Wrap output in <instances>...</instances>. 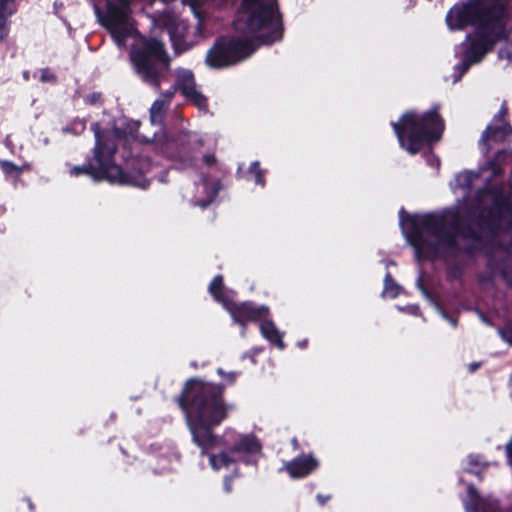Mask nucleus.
Segmentation results:
<instances>
[{"instance_id":"obj_5","label":"nucleus","mask_w":512,"mask_h":512,"mask_svg":"<svg viewBox=\"0 0 512 512\" xmlns=\"http://www.w3.org/2000/svg\"><path fill=\"white\" fill-rule=\"evenodd\" d=\"M95 143L91 155L87 156L82 165H74L69 169L72 177L86 175L95 182L107 181L112 184L132 185L141 189L150 186V180L142 171H125L116 164L117 145L99 122L91 124Z\"/></svg>"},{"instance_id":"obj_26","label":"nucleus","mask_w":512,"mask_h":512,"mask_svg":"<svg viewBox=\"0 0 512 512\" xmlns=\"http://www.w3.org/2000/svg\"><path fill=\"white\" fill-rule=\"evenodd\" d=\"M84 103L89 106H101L104 103L102 92H92L85 96Z\"/></svg>"},{"instance_id":"obj_3","label":"nucleus","mask_w":512,"mask_h":512,"mask_svg":"<svg viewBox=\"0 0 512 512\" xmlns=\"http://www.w3.org/2000/svg\"><path fill=\"white\" fill-rule=\"evenodd\" d=\"M233 28L240 33L255 34L253 38L225 35L216 38L205 62L214 69H223L249 58L260 46L272 45L284 36L283 15L277 0H242Z\"/></svg>"},{"instance_id":"obj_19","label":"nucleus","mask_w":512,"mask_h":512,"mask_svg":"<svg viewBox=\"0 0 512 512\" xmlns=\"http://www.w3.org/2000/svg\"><path fill=\"white\" fill-rule=\"evenodd\" d=\"M168 108L169 105L166 102L156 99L150 108L151 122L153 124H162Z\"/></svg>"},{"instance_id":"obj_31","label":"nucleus","mask_w":512,"mask_h":512,"mask_svg":"<svg viewBox=\"0 0 512 512\" xmlns=\"http://www.w3.org/2000/svg\"><path fill=\"white\" fill-rule=\"evenodd\" d=\"M217 374L219 376H221L223 379H225V381L227 382V385H230V386L236 382L237 377L239 376V372H235V371L225 372L222 368L217 369Z\"/></svg>"},{"instance_id":"obj_18","label":"nucleus","mask_w":512,"mask_h":512,"mask_svg":"<svg viewBox=\"0 0 512 512\" xmlns=\"http://www.w3.org/2000/svg\"><path fill=\"white\" fill-rule=\"evenodd\" d=\"M224 278L222 275H216L209 284L208 291L213 297V299L221 303L223 307L226 309V304L232 302L224 292Z\"/></svg>"},{"instance_id":"obj_20","label":"nucleus","mask_w":512,"mask_h":512,"mask_svg":"<svg viewBox=\"0 0 512 512\" xmlns=\"http://www.w3.org/2000/svg\"><path fill=\"white\" fill-rule=\"evenodd\" d=\"M0 169L6 176H13L15 179H19L21 174L29 169V165L18 166L12 161L0 159Z\"/></svg>"},{"instance_id":"obj_22","label":"nucleus","mask_w":512,"mask_h":512,"mask_svg":"<svg viewBox=\"0 0 512 512\" xmlns=\"http://www.w3.org/2000/svg\"><path fill=\"white\" fill-rule=\"evenodd\" d=\"M18 11L17 0H0V19L10 21L9 18Z\"/></svg>"},{"instance_id":"obj_8","label":"nucleus","mask_w":512,"mask_h":512,"mask_svg":"<svg viewBox=\"0 0 512 512\" xmlns=\"http://www.w3.org/2000/svg\"><path fill=\"white\" fill-rule=\"evenodd\" d=\"M131 10H126L112 1H107L106 12L101 17V24L118 45H123L130 36L128 20Z\"/></svg>"},{"instance_id":"obj_37","label":"nucleus","mask_w":512,"mask_h":512,"mask_svg":"<svg viewBox=\"0 0 512 512\" xmlns=\"http://www.w3.org/2000/svg\"><path fill=\"white\" fill-rule=\"evenodd\" d=\"M506 455L509 459L510 464L512 465V436L509 442L505 446Z\"/></svg>"},{"instance_id":"obj_33","label":"nucleus","mask_w":512,"mask_h":512,"mask_svg":"<svg viewBox=\"0 0 512 512\" xmlns=\"http://www.w3.org/2000/svg\"><path fill=\"white\" fill-rule=\"evenodd\" d=\"M10 25L11 21L0 19V43L8 37L10 32Z\"/></svg>"},{"instance_id":"obj_36","label":"nucleus","mask_w":512,"mask_h":512,"mask_svg":"<svg viewBox=\"0 0 512 512\" xmlns=\"http://www.w3.org/2000/svg\"><path fill=\"white\" fill-rule=\"evenodd\" d=\"M417 287L422 291L423 294L428 295L429 292L424 284L423 277L420 275L417 279Z\"/></svg>"},{"instance_id":"obj_28","label":"nucleus","mask_w":512,"mask_h":512,"mask_svg":"<svg viewBox=\"0 0 512 512\" xmlns=\"http://www.w3.org/2000/svg\"><path fill=\"white\" fill-rule=\"evenodd\" d=\"M509 115V108L507 106L506 101H503V103L500 106V109L497 114L494 115L492 121L494 123H509L507 121Z\"/></svg>"},{"instance_id":"obj_35","label":"nucleus","mask_w":512,"mask_h":512,"mask_svg":"<svg viewBox=\"0 0 512 512\" xmlns=\"http://www.w3.org/2000/svg\"><path fill=\"white\" fill-rule=\"evenodd\" d=\"M203 162L208 167H213L217 165V158L214 154H205L203 156Z\"/></svg>"},{"instance_id":"obj_25","label":"nucleus","mask_w":512,"mask_h":512,"mask_svg":"<svg viewBox=\"0 0 512 512\" xmlns=\"http://www.w3.org/2000/svg\"><path fill=\"white\" fill-rule=\"evenodd\" d=\"M400 286L395 282L390 273H387L384 278V291L387 292L392 298L399 295Z\"/></svg>"},{"instance_id":"obj_17","label":"nucleus","mask_w":512,"mask_h":512,"mask_svg":"<svg viewBox=\"0 0 512 512\" xmlns=\"http://www.w3.org/2000/svg\"><path fill=\"white\" fill-rule=\"evenodd\" d=\"M512 160V148L510 150L502 149L495 153L493 159L487 162L489 169L495 177L501 176L504 173L503 166Z\"/></svg>"},{"instance_id":"obj_39","label":"nucleus","mask_w":512,"mask_h":512,"mask_svg":"<svg viewBox=\"0 0 512 512\" xmlns=\"http://www.w3.org/2000/svg\"><path fill=\"white\" fill-rule=\"evenodd\" d=\"M468 493H469V496L471 497V499L479 498V494H478L477 490L472 485L469 486Z\"/></svg>"},{"instance_id":"obj_41","label":"nucleus","mask_w":512,"mask_h":512,"mask_svg":"<svg viewBox=\"0 0 512 512\" xmlns=\"http://www.w3.org/2000/svg\"><path fill=\"white\" fill-rule=\"evenodd\" d=\"M481 366V362H472L469 364V371L475 372Z\"/></svg>"},{"instance_id":"obj_1","label":"nucleus","mask_w":512,"mask_h":512,"mask_svg":"<svg viewBox=\"0 0 512 512\" xmlns=\"http://www.w3.org/2000/svg\"><path fill=\"white\" fill-rule=\"evenodd\" d=\"M505 215L512 216V201L501 192L494 194L491 205L483 208L475 217L474 228L471 223L460 224L458 220L448 223L446 216L439 213L409 214L404 208L399 211L400 225L409 244L415 249L418 260H435L439 257L440 247L447 250L463 251L474 255L483 251L488 257L486 267L494 276L496 244Z\"/></svg>"},{"instance_id":"obj_13","label":"nucleus","mask_w":512,"mask_h":512,"mask_svg":"<svg viewBox=\"0 0 512 512\" xmlns=\"http://www.w3.org/2000/svg\"><path fill=\"white\" fill-rule=\"evenodd\" d=\"M174 142L178 149L175 158L183 163H191L194 159L193 151L196 147V143L191 139V136L188 134L178 135Z\"/></svg>"},{"instance_id":"obj_12","label":"nucleus","mask_w":512,"mask_h":512,"mask_svg":"<svg viewBox=\"0 0 512 512\" xmlns=\"http://www.w3.org/2000/svg\"><path fill=\"white\" fill-rule=\"evenodd\" d=\"M319 466L318 460L311 454L300 455L285 464V469L291 478H304Z\"/></svg>"},{"instance_id":"obj_29","label":"nucleus","mask_w":512,"mask_h":512,"mask_svg":"<svg viewBox=\"0 0 512 512\" xmlns=\"http://www.w3.org/2000/svg\"><path fill=\"white\" fill-rule=\"evenodd\" d=\"M463 276V269L458 264L450 265L447 268V279L449 281L452 280H460Z\"/></svg>"},{"instance_id":"obj_38","label":"nucleus","mask_w":512,"mask_h":512,"mask_svg":"<svg viewBox=\"0 0 512 512\" xmlns=\"http://www.w3.org/2000/svg\"><path fill=\"white\" fill-rule=\"evenodd\" d=\"M117 2H118L116 4L117 6L122 7L126 10H131L130 9V0H117Z\"/></svg>"},{"instance_id":"obj_32","label":"nucleus","mask_w":512,"mask_h":512,"mask_svg":"<svg viewBox=\"0 0 512 512\" xmlns=\"http://www.w3.org/2000/svg\"><path fill=\"white\" fill-rule=\"evenodd\" d=\"M177 91H178V89L176 88V85L174 84L168 90L162 92L161 98H159V99L166 102L170 106V103H171L172 99L174 98L175 93Z\"/></svg>"},{"instance_id":"obj_7","label":"nucleus","mask_w":512,"mask_h":512,"mask_svg":"<svg viewBox=\"0 0 512 512\" xmlns=\"http://www.w3.org/2000/svg\"><path fill=\"white\" fill-rule=\"evenodd\" d=\"M134 74L144 84L159 90L170 72L171 58L165 44L156 37L140 35L129 50Z\"/></svg>"},{"instance_id":"obj_9","label":"nucleus","mask_w":512,"mask_h":512,"mask_svg":"<svg viewBox=\"0 0 512 512\" xmlns=\"http://www.w3.org/2000/svg\"><path fill=\"white\" fill-rule=\"evenodd\" d=\"M226 310L229 312L235 323L246 326L248 323L261 322L264 318L270 317V308L266 305H257L252 301L232 302L226 304Z\"/></svg>"},{"instance_id":"obj_4","label":"nucleus","mask_w":512,"mask_h":512,"mask_svg":"<svg viewBox=\"0 0 512 512\" xmlns=\"http://www.w3.org/2000/svg\"><path fill=\"white\" fill-rule=\"evenodd\" d=\"M508 6L502 0H465L455 3L446 14V24L451 31L473 27L466 42L498 44L507 38Z\"/></svg>"},{"instance_id":"obj_34","label":"nucleus","mask_w":512,"mask_h":512,"mask_svg":"<svg viewBox=\"0 0 512 512\" xmlns=\"http://www.w3.org/2000/svg\"><path fill=\"white\" fill-rule=\"evenodd\" d=\"M500 275L505 280L506 284L512 288V269L509 271L504 267L500 270Z\"/></svg>"},{"instance_id":"obj_40","label":"nucleus","mask_w":512,"mask_h":512,"mask_svg":"<svg viewBox=\"0 0 512 512\" xmlns=\"http://www.w3.org/2000/svg\"><path fill=\"white\" fill-rule=\"evenodd\" d=\"M329 499H330V496H329V495H327V496H324V495H322V494H318V495H317V500H318V502H319V504H320L321 506L325 505V504H326V502H327Z\"/></svg>"},{"instance_id":"obj_11","label":"nucleus","mask_w":512,"mask_h":512,"mask_svg":"<svg viewBox=\"0 0 512 512\" xmlns=\"http://www.w3.org/2000/svg\"><path fill=\"white\" fill-rule=\"evenodd\" d=\"M512 136V125L510 123H494L493 121L487 125L479 140V147L488 154L491 150L489 144L492 142H504Z\"/></svg>"},{"instance_id":"obj_30","label":"nucleus","mask_w":512,"mask_h":512,"mask_svg":"<svg viewBox=\"0 0 512 512\" xmlns=\"http://www.w3.org/2000/svg\"><path fill=\"white\" fill-rule=\"evenodd\" d=\"M41 75L39 80L42 83H56L57 82V76L54 72H52L49 68H42L40 70Z\"/></svg>"},{"instance_id":"obj_24","label":"nucleus","mask_w":512,"mask_h":512,"mask_svg":"<svg viewBox=\"0 0 512 512\" xmlns=\"http://www.w3.org/2000/svg\"><path fill=\"white\" fill-rule=\"evenodd\" d=\"M249 173L254 176L255 183L262 187L265 186V170L260 167L259 161H253L249 167Z\"/></svg>"},{"instance_id":"obj_23","label":"nucleus","mask_w":512,"mask_h":512,"mask_svg":"<svg viewBox=\"0 0 512 512\" xmlns=\"http://www.w3.org/2000/svg\"><path fill=\"white\" fill-rule=\"evenodd\" d=\"M184 97L200 110H206L208 107L207 97L197 89L187 93Z\"/></svg>"},{"instance_id":"obj_14","label":"nucleus","mask_w":512,"mask_h":512,"mask_svg":"<svg viewBox=\"0 0 512 512\" xmlns=\"http://www.w3.org/2000/svg\"><path fill=\"white\" fill-rule=\"evenodd\" d=\"M261 335L273 346L279 350H284L286 345L282 339V334L275 326V323L268 317L260 322Z\"/></svg>"},{"instance_id":"obj_45","label":"nucleus","mask_w":512,"mask_h":512,"mask_svg":"<svg viewBox=\"0 0 512 512\" xmlns=\"http://www.w3.org/2000/svg\"><path fill=\"white\" fill-rule=\"evenodd\" d=\"M307 345V341L305 340L302 344H300L301 347H305Z\"/></svg>"},{"instance_id":"obj_43","label":"nucleus","mask_w":512,"mask_h":512,"mask_svg":"<svg viewBox=\"0 0 512 512\" xmlns=\"http://www.w3.org/2000/svg\"><path fill=\"white\" fill-rule=\"evenodd\" d=\"M22 76L25 81H29L30 80V71H28V70L23 71Z\"/></svg>"},{"instance_id":"obj_44","label":"nucleus","mask_w":512,"mask_h":512,"mask_svg":"<svg viewBox=\"0 0 512 512\" xmlns=\"http://www.w3.org/2000/svg\"><path fill=\"white\" fill-rule=\"evenodd\" d=\"M470 464L476 466V465H478V462L476 460L472 459V460H470Z\"/></svg>"},{"instance_id":"obj_21","label":"nucleus","mask_w":512,"mask_h":512,"mask_svg":"<svg viewBox=\"0 0 512 512\" xmlns=\"http://www.w3.org/2000/svg\"><path fill=\"white\" fill-rule=\"evenodd\" d=\"M86 129L85 119L75 118L62 128L63 134H71L74 136L81 135Z\"/></svg>"},{"instance_id":"obj_42","label":"nucleus","mask_w":512,"mask_h":512,"mask_svg":"<svg viewBox=\"0 0 512 512\" xmlns=\"http://www.w3.org/2000/svg\"><path fill=\"white\" fill-rule=\"evenodd\" d=\"M167 177H168V172L167 171H163L160 176H159V181L162 182V183H167L168 180H167Z\"/></svg>"},{"instance_id":"obj_6","label":"nucleus","mask_w":512,"mask_h":512,"mask_svg":"<svg viewBox=\"0 0 512 512\" xmlns=\"http://www.w3.org/2000/svg\"><path fill=\"white\" fill-rule=\"evenodd\" d=\"M439 109L440 105L435 104L423 113L407 110L397 121L391 122L399 147L410 155H416L424 146L439 142L445 130Z\"/></svg>"},{"instance_id":"obj_27","label":"nucleus","mask_w":512,"mask_h":512,"mask_svg":"<svg viewBox=\"0 0 512 512\" xmlns=\"http://www.w3.org/2000/svg\"><path fill=\"white\" fill-rule=\"evenodd\" d=\"M498 333L503 341L512 346V321L506 322L499 328Z\"/></svg>"},{"instance_id":"obj_16","label":"nucleus","mask_w":512,"mask_h":512,"mask_svg":"<svg viewBox=\"0 0 512 512\" xmlns=\"http://www.w3.org/2000/svg\"><path fill=\"white\" fill-rule=\"evenodd\" d=\"M213 450H210L208 454L204 456L209 457V463L212 469L220 470L221 468L229 467L231 464L236 463L238 460L230 453L226 448H222V450L215 454L212 453Z\"/></svg>"},{"instance_id":"obj_15","label":"nucleus","mask_w":512,"mask_h":512,"mask_svg":"<svg viewBox=\"0 0 512 512\" xmlns=\"http://www.w3.org/2000/svg\"><path fill=\"white\" fill-rule=\"evenodd\" d=\"M175 85L181 95L185 96L187 93L196 89L194 73L189 69L178 70Z\"/></svg>"},{"instance_id":"obj_10","label":"nucleus","mask_w":512,"mask_h":512,"mask_svg":"<svg viewBox=\"0 0 512 512\" xmlns=\"http://www.w3.org/2000/svg\"><path fill=\"white\" fill-rule=\"evenodd\" d=\"M496 44L480 43V42H464L463 43V58L456 69L460 71L461 75L465 74L473 64L479 63L483 60L486 54L493 51Z\"/></svg>"},{"instance_id":"obj_2","label":"nucleus","mask_w":512,"mask_h":512,"mask_svg":"<svg viewBox=\"0 0 512 512\" xmlns=\"http://www.w3.org/2000/svg\"><path fill=\"white\" fill-rule=\"evenodd\" d=\"M226 385L205 381L198 377L187 379L174 401L185 416L192 442L200 454L215 448H226L233 454H252L260 451L261 444L253 435L225 432L219 436L214 429L228 418L233 405L225 401Z\"/></svg>"}]
</instances>
